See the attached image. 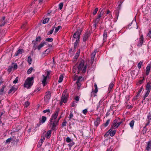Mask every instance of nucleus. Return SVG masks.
Wrapping results in <instances>:
<instances>
[{
	"instance_id": "obj_44",
	"label": "nucleus",
	"mask_w": 151,
	"mask_h": 151,
	"mask_svg": "<svg viewBox=\"0 0 151 151\" xmlns=\"http://www.w3.org/2000/svg\"><path fill=\"white\" fill-rule=\"evenodd\" d=\"M13 68V66H9V68H8V71L9 72H10L12 71V69Z\"/></svg>"
},
{
	"instance_id": "obj_11",
	"label": "nucleus",
	"mask_w": 151,
	"mask_h": 151,
	"mask_svg": "<svg viewBox=\"0 0 151 151\" xmlns=\"http://www.w3.org/2000/svg\"><path fill=\"white\" fill-rule=\"evenodd\" d=\"M143 40L144 39L143 36L142 35L139 38V42L137 45V46H141L143 44Z\"/></svg>"
},
{
	"instance_id": "obj_34",
	"label": "nucleus",
	"mask_w": 151,
	"mask_h": 151,
	"mask_svg": "<svg viewBox=\"0 0 151 151\" xmlns=\"http://www.w3.org/2000/svg\"><path fill=\"white\" fill-rule=\"evenodd\" d=\"M79 53H80L79 51H78L77 52L76 55L74 56V58L76 59H77L78 58L79 55Z\"/></svg>"
},
{
	"instance_id": "obj_1",
	"label": "nucleus",
	"mask_w": 151,
	"mask_h": 151,
	"mask_svg": "<svg viewBox=\"0 0 151 151\" xmlns=\"http://www.w3.org/2000/svg\"><path fill=\"white\" fill-rule=\"evenodd\" d=\"M58 110L55 111V113L52 115L50 120L48 126L52 130L55 131L58 128V126L59 124L58 121H57L56 119L58 114Z\"/></svg>"
},
{
	"instance_id": "obj_46",
	"label": "nucleus",
	"mask_w": 151,
	"mask_h": 151,
	"mask_svg": "<svg viewBox=\"0 0 151 151\" xmlns=\"http://www.w3.org/2000/svg\"><path fill=\"white\" fill-rule=\"evenodd\" d=\"M67 122L66 121L63 122L62 124V126L63 127L66 126L67 125Z\"/></svg>"
},
{
	"instance_id": "obj_18",
	"label": "nucleus",
	"mask_w": 151,
	"mask_h": 151,
	"mask_svg": "<svg viewBox=\"0 0 151 151\" xmlns=\"http://www.w3.org/2000/svg\"><path fill=\"white\" fill-rule=\"evenodd\" d=\"M24 52V51L23 49H19L15 53V55L16 56H17L19 54H22Z\"/></svg>"
},
{
	"instance_id": "obj_12",
	"label": "nucleus",
	"mask_w": 151,
	"mask_h": 151,
	"mask_svg": "<svg viewBox=\"0 0 151 151\" xmlns=\"http://www.w3.org/2000/svg\"><path fill=\"white\" fill-rule=\"evenodd\" d=\"M122 123V122H118L115 124H112L111 127L113 129H115L117 128Z\"/></svg>"
},
{
	"instance_id": "obj_35",
	"label": "nucleus",
	"mask_w": 151,
	"mask_h": 151,
	"mask_svg": "<svg viewBox=\"0 0 151 151\" xmlns=\"http://www.w3.org/2000/svg\"><path fill=\"white\" fill-rule=\"evenodd\" d=\"M114 86V84L113 83H111L109 85V91H110L112 89V88Z\"/></svg>"
},
{
	"instance_id": "obj_5",
	"label": "nucleus",
	"mask_w": 151,
	"mask_h": 151,
	"mask_svg": "<svg viewBox=\"0 0 151 151\" xmlns=\"http://www.w3.org/2000/svg\"><path fill=\"white\" fill-rule=\"evenodd\" d=\"M33 44L34 45L33 46V48L34 49V50H35L36 49H37L38 50H40L41 48L43 47L45 45L46 43V42H41L38 45L37 47L36 46V45L37 43H35V41L33 40L32 42Z\"/></svg>"
},
{
	"instance_id": "obj_19",
	"label": "nucleus",
	"mask_w": 151,
	"mask_h": 151,
	"mask_svg": "<svg viewBox=\"0 0 151 151\" xmlns=\"http://www.w3.org/2000/svg\"><path fill=\"white\" fill-rule=\"evenodd\" d=\"M107 33L106 30H105L103 34V41L104 42L106 41V40L107 38Z\"/></svg>"
},
{
	"instance_id": "obj_4",
	"label": "nucleus",
	"mask_w": 151,
	"mask_h": 151,
	"mask_svg": "<svg viewBox=\"0 0 151 151\" xmlns=\"http://www.w3.org/2000/svg\"><path fill=\"white\" fill-rule=\"evenodd\" d=\"M50 72L48 71H46L45 72V74L42 75V79L41 81L42 83L43 86H44L47 84L46 81L47 78H49V75L50 74Z\"/></svg>"
},
{
	"instance_id": "obj_40",
	"label": "nucleus",
	"mask_w": 151,
	"mask_h": 151,
	"mask_svg": "<svg viewBox=\"0 0 151 151\" xmlns=\"http://www.w3.org/2000/svg\"><path fill=\"white\" fill-rule=\"evenodd\" d=\"M46 41L49 42H52L53 41V39L52 38H47L46 39Z\"/></svg>"
},
{
	"instance_id": "obj_45",
	"label": "nucleus",
	"mask_w": 151,
	"mask_h": 151,
	"mask_svg": "<svg viewBox=\"0 0 151 151\" xmlns=\"http://www.w3.org/2000/svg\"><path fill=\"white\" fill-rule=\"evenodd\" d=\"M50 50L49 49H47L43 53V54H45V52H47V53H46V55L48 54L50 52Z\"/></svg>"
},
{
	"instance_id": "obj_20",
	"label": "nucleus",
	"mask_w": 151,
	"mask_h": 151,
	"mask_svg": "<svg viewBox=\"0 0 151 151\" xmlns=\"http://www.w3.org/2000/svg\"><path fill=\"white\" fill-rule=\"evenodd\" d=\"M17 89L15 88L13 86H12L8 91V93L9 94H10L13 91H15Z\"/></svg>"
},
{
	"instance_id": "obj_56",
	"label": "nucleus",
	"mask_w": 151,
	"mask_h": 151,
	"mask_svg": "<svg viewBox=\"0 0 151 151\" xmlns=\"http://www.w3.org/2000/svg\"><path fill=\"white\" fill-rule=\"evenodd\" d=\"M147 36L151 38V30L149 31L147 34Z\"/></svg>"
},
{
	"instance_id": "obj_42",
	"label": "nucleus",
	"mask_w": 151,
	"mask_h": 151,
	"mask_svg": "<svg viewBox=\"0 0 151 151\" xmlns=\"http://www.w3.org/2000/svg\"><path fill=\"white\" fill-rule=\"evenodd\" d=\"M98 11V8H96L95 9L94 11L93 12V15H95L96 13L97 12V11Z\"/></svg>"
},
{
	"instance_id": "obj_47",
	"label": "nucleus",
	"mask_w": 151,
	"mask_h": 151,
	"mask_svg": "<svg viewBox=\"0 0 151 151\" xmlns=\"http://www.w3.org/2000/svg\"><path fill=\"white\" fill-rule=\"evenodd\" d=\"M18 77H16L15 79L13 81V83L14 84L17 83L18 82Z\"/></svg>"
},
{
	"instance_id": "obj_58",
	"label": "nucleus",
	"mask_w": 151,
	"mask_h": 151,
	"mask_svg": "<svg viewBox=\"0 0 151 151\" xmlns=\"http://www.w3.org/2000/svg\"><path fill=\"white\" fill-rule=\"evenodd\" d=\"M144 80V78H143V79L142 80H140L138 82V83L140 85L143 82V81Z\"/></svg>"
},
{
	"instance_id": "obj_32",
	"label": "nucleus",
	"mask_w": 151,
	"mask_h": 151,
	"mask_svg": "<svg viewBox=\"0 0 151 151\" xmlns=\"http://www.w3.org/2000/svg\"><path fill=\"white\" fill-rule=\"evenodd\" d=\"M49 20V18H47L44 19L43 22V23L44 24L47 23Z\"/></svg>"
},
{
	"instance_id": "obj_36",
	"label": "nucleus",
	"mask_w": 151,
	"mask_h": 151,
	"mask_svg": "<svg viewBox=\"0 0 151 151\" xmlns=\"http://www.w3.org/2000/svg\"><path fill=\"white\" fill-rule=\"evenodd\" d=\"M142 62L140 61L138 64L137 66L138 68L140 69L141 68V65H142Z\"/></svg>"
},
{
	"instance_id": "obj_55",
	"label": "nucleus",
	"mask_w": 151,
	"mask_h": 151,
	"mask_svg": "<svg viewBox=\"0 0 151 151\" xmlns=\"http://www.w3.org/2000/svg\"><path fill=\"white\" fill-rule=\"evenodd\" d=\"M42 142H39L37 144V147H40L42 144Z\"/></svg>"
},
{
	"instance_id": "obj_14",
	"label": "nucleus",
	"mask_w": 151,
	"mask_h": 151,
	"mask_svg": "<svg viewBox=\"0 0 151 151\" xmlns=\"http://www.w3.org/2000/svg\"><path fill=\"white\" fill-rule=\"evenodd\" d=\"M47 119V118L45 116H42V117L41 119L40 120V124H42L44 123L45 121H46Z\"/></svg>"
},
{
	"instance_id": "obj_61",
	"label": "nucleus",
	"mask_w": 151,
	"mask_h": 151,
	"mask_svg": "<svg viewBox=\"0 0 151 151\" xmlns=\"http://www.w3.org/2000/svg\"><path fill=\"white\" fill-rule=\"evenodd\" d=\"M78 41V40H76V42H75L74 45V48H76V46L77 45V41Z\"/></svg>"
},
{
	"instance_id": "obj_48",
	"label": "nucleus",
	"mask_w": 151,
	"mask_h": 151,
	"mask_svg": "<svg viewBox=\"0 0 151 151\" xmlns=\"http://www.w3.org/2000/svg\"><path fill=\"white\" fill-rule=\"evenodd\" d=\"M147 131L146 128L145 127H144V128L142 131V132H143V134H145L146 133Z\"/></svg>"
},
{
	"instance_id": "obj_41",
	"label": "nucleus",
	"mask_w": 151,
	"mask_h": 151,
	"mask_svg": "<svg viewBox=\"0 0 151 151\" xmlns=\"http://www.w3.org/2000/svg\"><path fill=\"white\" fill-rule=\"evenodd\" d=\"M104 11H103V9H102L100 13V14L98 16H99V17H101L104 14Z\"/></svg>"
},
{
	"instance_id": "obj_39",
	"label": "nucleus",
	"mask_w": 151,
	"mask_h": 151,
	"mask_svg": "<svg viewBox=\"0 0 151 151\" xmlns=\"http://www.w3.org/2000/svg\"><path fill=\"white\" fill-rule=\"evenodd\" d=\"M61 28V26H58L55 29V33H56L58 31L59 29Z\"/></svg>"
},
{
	"instance_id": "obj_25",
	"label": "nucleus",
	"mask_w": 151,
	"mask_h": 151,
	"mask_svg": "<svg viewBox=\"0 0 151 151\" xmlns=\"http://www.w3.org/2000/svg\"><path fill=\"white\" fill-rule=\"evenodd\" d=\"M66 140L67 142L70 143L71 142H73L72 140L69 137H67L66 138Z\"/></svg>"
},
{
	"instance_id": "obj_60",
	"label": "nucleus",
	"mask_w": 151,
	"mask_h": 151,
	"mask_svg": "<svg viewBox=\"0 0 151 151\" xmlns=\"http://www.w3.org/2000/svg\"><path fill=\"white\" fill-rule=\"evenodd\" d=\"M117 123V119H115L113 121V122L112 124H116V123Z\"/></svg>"
},
{
	"instance_id": "obj_3",
	"label": "nucleus",
	"mask_w": 151,
	"mask_h": 151,
	"mask_svg": "<svg viewBox=\"0 0 151 151\" xmlns=\"http://www.w3.org/2000/svg\"><path fill=\"white\" fill-rule=\"evenodd\" d=\"M34 77H28L26 80L24 84V87L27 88H29L33 85Z\"/></svg>"
},
{
	"instance_id": "obj_59",
	"label": "nucleus",
	"mask_w": 151,
	"mask_h": 151,
	"mask_svg": "<svg viewBox=\"0 0 151 151\" xmlns=\"http://www.w3.org/2000/svg\"><path fill=\"white\" fill-rule=\"evenodd\" d=\"M73 114L72 112L70 113L69 116L70 119L73 117Z\"/></svg>"
},
{
	"instance_id": "obj_28",
	"label": "nucleus",
	"mask_w": 151,
	"mask_h": 151,
	"mask_svg": "<svg viewBox=\"0 0 151 151\" xmlns=\"http://www.w3.org/2000/svg\"><path fill=\"white\" fill-rule=\"evenodd\" d=\"M27 61L29 64H30L32 63V59L30 56L28 57L27 58Z\"/></svg>"
},
{
	"instance_id": "obj_30",
	"label": "nucleus",
	"mask_w": 151,
	"mask_h": 151,
	"mask_svg": "<svg viewBox=\"0 0 151 151\" xmlns=\"http://www.w3.org/2000/svg\"><path fill=\"white\" fill-rule=\"evenodd\" d=\"M47 112V114H50L51 113L50 112V110L49 109H46L45 110H44L43 111V113H45Z\"/></svg>"
},
{
	"instance_id": "obj_7",
	"label": "nucleus",
	"mask_w": 151,
	"mask_h": 151,
	"mask_svg": "<svg viewBox=\"0 0 151 151\" xmlns=\"http://www.w3.org/2000/svg\"><path fill=\"white\" fill-rule=\"evenodd\" d=\"M81 30L80 29H77V32L73 35V37L75 39L78 40L80 38V35L81 32Z\"/></svg>"
},
{
	"instance_id": "obj_13",
	"label": "nucleus",
	"mask_w": 151,
	"mask_h": 151,
	"mask_svg": "<svg viewBox=\"0 0 151 151\" xmlns=\"http://www.w3.org/2000/svg\"><path fill=\"white\" fill-rule=\"evenodd\" d=\"M146 150H151V140L147 142Z\"/></svg>"
},
{
	"instance_id": "obj_31",
	"label": "nucleus",
	"mask_w": 151,
	"mask_h": 151,
	"mask_svg": "<svg viewBox=\"0 0 151 151\" xmlns=\"http://www.w3.org/2000/svg\"><path fill=\"white\" fill-rule=\"evenodd\" d=\"M33 69L32 67L30 68L27 70V73L28 74H29L32 72Z\"/></svg>"
},
{
	"instance_id": "obj_10",
	"label": "nucleus",
	"mask_w": 151,
	"mask_h": 151,
	"mask_svg": "<svg viewBox=\"0 0 151 151\" xmlns=\"http://www.w3.org/2000/svg\"><path fill=\"white\" fill-rule=\"evenodd\" d=\"M89 36V33L88 32H86L84 35L83 37V41L85 42Z\"/></svg>"
},
{
	"instance_id": "obj_37",
	"label": "nucleus",
	"mask_w": 151,
	"mask_h": 151,
	"mask_svg": "<svg viewBox=\"0 0 151 151\" xmlns=\"http://www.w3.org/2000/svg\"><path fill=\"white\" fill-rule=\"evenodd\" d=\"M147 118L148 119V121H150L151 120V115L150 113H149L148 115L147 116Z\"/></svg>"
},
{
	"instance_id": "obj_50",
	"label": "nucleus",
	"mask_w": 151,
	"mask_h": 151,
	"mask_svg": "<svg viewBox=\"0 0 151 151\" xmlns=\"http://www.w3.org/2000/svg\"><path fill=\"white\" fill-rule=\"evenodd\" d=\"M11 140H12V139L11 138H9L6 140V143H9L11 142Z\"/></svg>"
},
{
	"instance_id": "obj_22",
	"label": "nucleus",
	"mask_w": 151,
	"mask_h": 151,
	"mask_svg": "<svg viewBox=\"0 0 151 151\" xmlns=\"http://www.w3.org/2000/svg\"><path fill=\"white\" fill-rule=\"evenodd\" d=\"M109 131H110V132H109L110 134V135L111 136L113 137V136L114 134H115L116 133V131L115 130H113V131H110V129L109 130Z\"/></svg>"
},
{
	"instance_id": "obj_27",
	"label": "nucleus",
	"mask_w": 151,
	"mask_h": 151,
	"mask_svg": "<svg viewBox=\"0 0 151 151\" xmlns=\"http://www.w3.org/2000/svg\"><path fill=\"white\" fill-rule=\"evenodd\" d=\"M134 123V121L133 120L131 121L130 123L129 124L131 128H133Z\"/></svg>"
},
{
	"instance_id": "obj_2",
	"label": "nucleus",
	"mask_w": 151,
	"mask_h": 151,
	"mask_svg": "<svg viewBox=\"0 0 151 151\" xmlns=\"http://www.w3.org/2000/svg\"><path fill=\"white\" fill-rule=\"evenodd\" d=\"M84 61L82 60L80 63L78 67L76 66L73 67V71L74 73L76 72L78 73H85L86 72V66L84 65Z\"/></svg>"
},
{
	"instance_id": "obj_62",
	"label": "nucleus",
	"mask_w": 151,
	"mask_h": 151,
	"mask_svg": "<svg viewBox=\"0 0 151 151\" xmlns=\"http://www.w3.org/2000/svg\"><path fill=\"white\" fill-rule=\"evenodd\" d=\"M17 65L16 63H15L14 64L13 68L14 69H16L17 68Z\"/></svg>"
},
{
	"instance_id": "obj_9",
	"label": "nucleus",
	"mask_w": 151,
	"mask_h": 151,
	"mask_svg": "<svg viewBox=\"0 0 151 151\" xmlns=\"http://www.w3.org/2000/svg\"><path fill=\"white\" fill-rule=\"evenodd\" d=\"M50 97V93L49 91L47 92L44 99L46 103H48Z\"/></svg>"
},
{
	"instance_id": "obj_16",
	"label": "nucleus",
	"mask_w": 151,
	"mask_h": 151,
	"mask_svg": "<svg viewBox=\"0 0 151 151\" xmlns=\"http://www.w3.org/2000/svg\"><path fill=\"white\" fill-rule=\"evenodd\" d=\"M6 87V86L5 85H3L2 88L0 89V95H2L5 93L4 89Z\"/></svg>"
},
{
	"instance_id": "obj_17",
	"label": "nucleus",
	"mask_w": 151,
	"mask_h": 151,
	"mask_svg": "<svg viewBox=\"0 0 151 151\" xmlns=\"http://www.w3.org/2000/svg\"><path fill=\"white\" fill-rule=\"evenodd\" d=\"M151 66H150V65H148L146 68V74L147 76L149 75Z\"/></svg>"
},
{
	"instance_id": "obj_64",
	"label": "nucleus",
	"mask_w": 151,
	"mask_h": 151,
	"mask_svg": "<svg viewBox=\"0 0 151 151\" xmlns=\"http://www.w3.org/2000/svg\"><path fill=\"white\" fill-rule=\"evenodd\" d=\"M95 125L97 126L99 124V122L97 121H95L94 122Z\"/></svg>"
},
{
	"instance_id": "obj_26",
	"label": "nucleus",
	"mask_w": 151,
	"mask_h": 151,
	"mask_svg": "<svg viewBox=\"0 0 151 151\" xmlns=\"http://www.w3.org/2000/svg\"><path fill=\"white\" fill-rule=\"evenodd\" d=\"M55 28V27H54V26H53L52 27V29L51 30H50L47 33V35H50L52 34V33L53 30H54V29Z\"/></svg>"
},
{
	"instance_id": "obj_43",
	"label": "nucleus",
	"mask_w": 151,
	"mask_h": 151,
	"mask_svg": "<svg viewBox=\"0 0 151 151\" xmlns=\"http://www.w3.org/2000/svg\"><path fill=\"white\" fill-rule=\"evenodd\" d=\"M110 121V119H108V120H107L106 122L104 124V125L105 127H106L108 126V125L109 124V123Z\"/></svg>"
},
{
	"instance_id": "obj_51",
	"label": "nucleus",
	"mask_w": 151,
	"mask_h": 151,
	"mask_svg": "<svg viewBox=\"0 0 151 151\" xmlns=\"http://www.w3.org/2000/svg\"><path fill=\"white\" fill-rule=\"evenodd\" d=\"M45 139V136H42L41 139H40V141H41V142H43L44 141Z\"/></svg>"
},
{
	"instance_id": "obj_57",
	"label": "nucleus",
	"mask_w": 151,
	"mask_h": 151,
	"mask_svg": "<svg viewBox=\"0 0 151 151\" xmlns=\"http://www.w3.org/2000/svg\"><path fill=\"white\" fill-rule=\"evenodd\" d=\"M79 82V81H77L76 82V83L77 84V85L78 87H80L81 86V83H80Z\"/></svg>"
},
{
	"instance_id": "obj_29",
	"label": "nucleus",
	"mask_w": 151,
	"mask_h": 151,
	"mask_svg": "<svg viewBox=\"0 0 151 151\" xmlns=\"http://www.w3.org/2000/svg\"><path fill=\"white\" fill-rule=\"evenodd\" d=\"M100 17H99V16H98V17L96 18V19L95 20V25L96 26V24L97 23H98V22H99V18H100Z\"/></svg>"
},
{
	"instance_id": "obj_53",
	"label": "nucleus",
	"mask_w": 151,
	"mask_h": 151,
	"mask_svg": "<svg viewBox=\"0 0 151 151\" xmlns=\"http://www.w3.org/2000/svg\"><path fill=\"white\" fill-rule=\"evenodd\" d=\"M75 99L76 101V103H77L79 99V97L78 96H76L75 98Z\"/></svg>"
},
{
	"instance_id": "obj_21",
	"label": "nucleus",
	"mask_w": 151,
	"mask_h": 151,
	"mask_svg": "<svg viewBox=\"0 0 151 151\" xmlns=\"http://www.w3.org/2000/svg\"><path fill=\"white\" fill-rule=\"evenodd\" d=\"M51 130H49L47 132L46 135V137L47 138H49L50 137L52 133Z\"/></svg>"
},
{
	"instance_id": "obj_24",
	"label": "nucleus",
	"mask_w": 151,
	"mask_h": 151,
	"mask_svg": "<svg viewBox=\"0 0 151 151\" xmlns=\"http://www.w3.org/2000/svg\"><path fill=\"white\" fill-rule=\"evenodd\" d=\"M142 89H143V86H142V87H141L139 89V90L137 94V95L136 96V97H138L139 96V94H140V93H141L142 91Z\"/></svg>"
},
{
	"instance_id": "obj_8",
	"label": "nucleus",
	"mask_w": 151,
	"mask_h": 151,
	"mask_svg": "<svg viewBox=\"0 0 151 151\" xmlns=\"http://www.w3.org/2000/svg\"><path fill=\"white\" fill-rule=\"evenodd\" d=\"M68 97V94L66 93V91H64L63 93L61 99H63V103H65L67 100Z\"/></svg>"
},
{
	"instance_id": "obj_33",
	"label": "nucleus",
	"mask_w": 151,
	"mask_h": 151,
	"mask_svg": "<svg viewBox=\"0 0 151 151\" xmlns=\"http://www.w3.org/2000/svg\"><path fill=\"white\" fill-rule=\"evenodd\" d=\"M63 79V76L62 75H61L59 78L58 80V82L61 83L62 82Z\"/></svg>"
},
{
	"instance_id": "obj_49",
	"label": "nucleus",
	"mask_w": 151,
	"mask_h": 151,
	"mask_svg": "<svg viewBox=\"0 0 151 151\" xmlns=\"http://www.w3.org/2000/svg\"><path fill=\"white\" fill-rule=\"evenodd\" d=\"M59 6L60 9H62L63 6V4L62 3H60Z\"/></svg>"
},
{
	"instance_id": "obj_54",
	"label": "nucleus",
	"mask_w": 151,
	"mask_h": 151,
	"mask_svg": "<svg viewBox=\"0 0 151 151\" xmlns=\"http://www.w3.org/2000/svg\"><path fill=\"white\" fill-rule=\"evenodd\" d=\"M88 110L87 109H85L83 111V113L84 114H86Z\"/></svg>"
},
{
	"instance_id": "obj_52",
	"label": "nucleus",
	"mask_w": 151,
	"mask_h": 151,
	"mask_svg": "<svg viewBox=\"0 0 151 151\" xmlns=\"http://www.w3.org/2000/svg\"><path fill=\"white\" fill-rule=\"evenodd\" d=\"M94 86L95 88V92H97L98 91V89L97 85L96 83H95Z\"/></svg>"
},
{
	"instance_id": "obj_38",
	"label": "nucleus",
	"mask_w": 151,
	"mask_h": 151,
	"mask_svg": "<svg viewBox=\"0 0 151 151\" xmlns=\"http://www.w3.org/2000/svg\"><path fill=\"white\" fill-rule=\"evenodd\" d=\"M41 40V37H40V36H38V37H37L36 38V41H35V43H36V41L40 42V41Z\"/></svg>"
},
{
	"instance_id": "obj_6",
	"label": "nucleus",
	"mask_w": 151,
	"mask_h": 151,
	"mask_svg": "<svg viewBox=\"0 0 151 151\" xmlns=\"http://www.w3.org/2000/svg\"><path fill=\"white\" fill-rule=\"evenodd\" d=\"M151 90V85H150V83H148L147 84L146 88L145 90L146 91V92H145L144 96V100L145 99V98L147 97L148 95L149 94Z\"/></svg>"
},
{
	"instance_id": "obj_15",
	"label": "nucleus",
	"mask_w": 151,
	"mask_h": 151,
	"mask_svg": "<svg viewBox=\"0 0 151 151\" xmlns=\"http://www.w3.org/2000/svg\"><path fill=\"white\" fill-rule=\"evenodd\" d=\"M96 51V50H95L92 53L91 55V60L92 62L94 60Z\"/></svg>"
},
{
	"instance_id": "obj_23",
	"label": "nucleus",
	"mask_w": 151,
	"mask_h": 151,
	"mask_svg": "<svg viewBox=\"0 0 151 151\" xmlns=\"http://www.w3.org/2000/svg\"><path fill=\"white\" fill-rule=\"evenodd\" d=\"M97 93L96 92L95 90L93 91L91 93V97H95L96 96V93Z\"/></svg>"
},
{
	"instance_id": "obj_63",
	"label": "nucleus",
	"mask_w": 151,
	"mask_h": 151,
	"mask_svg": "<svg viewBox=\"0 0 151 151\" xmlns=\"http://www.w3.org/2000/svg\"><path fill=\"white\" fill-rule=\"evenodd\" d=\"M82 77H79L77 81H82Z\"/></svg>"
}]
</instances>
